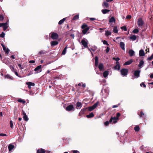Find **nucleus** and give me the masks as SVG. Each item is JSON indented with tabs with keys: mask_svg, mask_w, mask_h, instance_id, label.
Returning a JSON list of instances; mask_svg holds the SVG:
<instances>
[{
	"mask_svg": "<svg viewBox=\"0 0 153 153\" xmlns=\"http://www.w3.org/2000/svg\"><path fill=\"white\" fill-rule=\"evenodd\" d=\"M128 72V70L126 68H122L120 70V73L123 76H126Z\"/></svg>",
	"mask_w": 153,
	"mask_h": 153,
	"instance_id": "f257e3e1",
	"label": "nucleus"
},
{
	"mask_svg": "<svg viewBox=\"0 0 153 153\" xmlns=\"http://www.w3.org/2000/svg\"><path fill=\"white\" fill-rule=\"evenodd\" d=\"M66 110L68 111H74L75 110V109L73 105H70L66 108Z\"/></svg>",
	"mask_w": 153,
	"mask_h": 153,
	"instance_id": "f03ea898",
	"label": "nucleus"
},
{
	"mask_svg": "<svg viewBox=\"0 0 153 153\" xmlns=\"http://www.w3.org/2000/svg\"><path fill=\"white\" fill-rule=\"evenodd\" d=\"M138 26L139 27H141L143 26L144 24V22L141 18H139L138 19L137 22Z\"/></svg>",
	"mask_w": 153,
	"mask_h": 153,
	"instance_id": "7ed1b4c3",
	"label": "nucleus"
},
{
	"mask_svg": "<svg viewBox=\"0 0 153 153\" xmlns=\"http://www.w3.org/2000/svg\"><path fill=\"white\" fill-rule=\"evenodd\" d=\"M51 38L53 39L56 40L59 38L58 34L54 32H53L51 34Z\"/></svg>",
	"mask_w": 153,
	"mask_h": 153,
	"instance_id": "20e7f679",
	"label": "nucleus"
},
{
	"mask_svg": "<svg viewBox=\"0 0 153 153\" xmlns=\"http://www.w3.org/2000/svg\"><path fill=\"white\" fill-rule=\"evenodd\" d=\"M42 66L41 65H40L37 66L36 68L34 71H35V74L38 73L40 72H41L42 71V70H41V68Z\"/></svg>",
	"mask_w": 153,
	"mask_h": 153,
	"instance_id": "39448f33",
	"label": "nucleus"
},
{
	"mask_svg": "<svg viewBox=\"0 0 153 153\" xmlns=\"http://www.w3.org/2000/svg\"><path fill=\"white\" fill-rule=\"evenodd\" d=\"M118 119L116 117H111L109 120V123H111L112 121L114 123H115L117 122V120Z\"/></svg>",
	"mask_w": 153,
	"mask_h": 153,
	"instance_id": "423d86ee",
	"label": "nucleus"
},
{
	"mask_svg": "<svg viewBox=\"0 0 153 153\" xmlns=\"http://www.w3.org/2000/svg\"><path fill=\"white\" fill-rule=\"evenodd\" d=\"M81 43L85 48H88V42L85 40L82 39L81 41Z\"/></svg>",
	"mask_w": 153,
	"mask_h": 153,
	"instance_id": "0eeeda50",
	"label": "nucleus"
},
{
	"mask_svg": "<svg viewBox=\"0 0 153 153\" xmlns=\"http://www.w3.org/2000/svg\"><path fill=\"white\" fill-rule=\"evenodd\" d=\"M120 65L119 64V62L118 61H117L116 62V65L114 67L115 69L117 70H119L120 69Z\"/></svg>",
	"mask_w": 153,
	"mask_h": 153,
	"instance_id": "6e6552de",
	"label": "nucleus"
},
{
	"mask_svg": "<svg viewBox=\"0 0 153 153\" xmlns=\"http://www.w3.org/2000/svg\"><path fill=\"white\" fill-rule=\"evenodd\" d=\"M8 21H7L6 22L3 23V25H2V27H3L4 31L5 30L8 28Z\"/></svg>",
	"mask_w": 153,
	"mask_h": 153,
	"instance_id": "1a4fd4ad",
	"label": "nucleus"
},
{
	"mask_svg": "<svg viewBox=\"0 0 153 153\" xmlns=\"http://www.w3.org/2000/svg\"><path fill=\"white\" fill-rule=\"evenodd\" d=\"M140 71L139 70H136L134 71V75L136 77V78L140 76Z\"/></svg>",
	"mask_w": 153,
	"mask_h": 153,
	"instance_id": "9d476101",
	"label": "nucleus"
},
{
	"mask_svg": "<svg viewBox=\"0 0 153 153\" xmlns=\"http://www.w3.org/2000/svg\"><path fill=\"white\" fill-rule=\"evenodd\" d=\"M27 85H28V87L29 89L31 88V86H34L35 85V84L34 83L31 82H28L26 83Z\"/></svg>",
	"mask_w": 153,
	"mask_h": 153,
	"instance_id": "9b49d317",
	"label": "nucleus"
},
{
	"mask_svg": "<svg viewBox=\"0 0 153 153\" xmlns=\"http://www.w3.org/2000/svg\"><path fill=\"white\" fill-rule=\"evenodd\" d=\"M82 104L81 102H78L76 104V108L77 109H80L82 107Z\"/></svg>",
	"mask_w": 153,
	"mask_h": 153,
	"instance_id": "f8f14e48",
	"label": "nucleus"
},
{
	"mask_svg": "<svg viewBox=\"0 0 153 153\" xmlns=\"http://www.w3.org/2000/svg\"><path fill=\"white\" fill-rule=\"evenodd\" d=\"M59 43L58 41H52L51 42V46H54L57 45Z\"/></svg>",
	"mask_w": 153,
	"mask_h": 153,
	"instance_id": "ddd939ff",
	"label": "nucleus"
},
{
	"mask_svg": "<svg viewBox=\"0 0 153 153\" xmlns=\"http://www.w3.org/2000/svg\"><path fill=\"white\" fill-rule=\"evenodd\" d=\"M120 46L121 49L124 50L125 49V45L124 43L123 42H120Z\"/></svg>",
	"mask_w": 153,
	"mask_h": 153,
	"instance_id": "4468645a",
	"label": "nucleus"
},
{
	"mask_svg": "<svg viewBox=\"0 0 153 153\" xmlns=\"http://www.w3.org/2000/svg\"><path fill=\"white\" fill-rule=\"evenodd\" d=\"M98 68L99 70L100 71H102V70H104L103 65V64L102 63H100V64L98 66Z\"/></svg>",
	"mask_w": 153,
	"mask_h": 153,
	"instance_id": "2eb2a0df",
	"label": "nucleus"
},
{
	"mask_svg": "<svg viewBox=\"0 0 153 153\" xmlns=\"http://www.w3.org/2000/svg\"><path fill=\"white\" fill-rule=\"evenodd\" d=\"M135 52L132 50H130L128 51V54L130 56H132L134 55Z\"/></svg>",
	"mask_w": 153,
	"mask_h": 153,
	"instance_id": "dca6fc26",
	"label": "nucleus"
},
{
	"mask_svg": "<svg viewBox=\"0 0 153 153\" xmlns=\"http://www.w3.org/2000/svg\"><path fill=\"white\" fill-rule=\"evenodd\" d=\"M46 151L44 149H41L37 151V153H45Z\"/></svg>",
	"mask_w": 153,
	"mask_h": 153,
	"instance_id": "f3484780",
	"label": "nucleus"
},
{
	"mask_svg": "<svg viewBox=\"0 0 153 153\" xmlns=\"http://www.w3.org/2000/svg\"><path fill=\"white\" fill-rule=\"evenodd\" d=\"M133 62L132 59L129 60L128 61L125 62L124 64V65H128L131 64Z\"/></svg>",
	"mask_w": 153,
	"mask_h": 153,
	"instance_id": "a211bd4d",
	"label": "nucleus"
},
{
	"mask_svg": "<svg viewBox=\"0 0 153 153\" xmlns=\"http://www.w3.org/2000/svg\"><path fill=\"white\" fill-rule=\"evenodd\" d=\"M90 28L88 27H86L85 29H83L82 30V33L83 34H85L89 30Z\"/></svg>",
	"mask_w": 153,
	"mask_h": 153,
	"instance_id": "6ab92c4d",
	"label": "nucleus"
},
{
	"mask_svg": "<svg viewBox=\"0 0 153 153\" xmlns=\"http://www.w3.org/2000/svg\"><path fill=\"white\" fill-rule=\"evenodd\" d=\"M4 77L5 78H7L8 79L12 80L13 79V77L11 76L10 75L7 74L6 75H5L4 76Z\"/></svg>",
	"mask_w": 153,
	"mask_h": 153,
	"instance_id": "aec40b11",
	"label": "nucleus"
},
{
	"mask_svg": "<svg viewBox=\"0 0 153 153\" xmlns=\"http://www.w3.org/2000/svg\"><path fill=\"white\" fill-rule=\"evenodd\" d=\"M109 74V71H105L103 73V76L105 78H106Z\"/></svg>",
	"mask_w": 153,
	"mask_h": 153,
	"instance_id": "412c9836",
	"label": "nucleus"
},
{
	"mask_svg": "<svg viewBox=\"0 0 153 153\" xmlns=\"http://www.w3.org/2000/svg\"><path fill=\"white\" fill-rule=\"evenodd\" d=\"M95 65L96 66H97L98 65V58L97 56H96L95 57Z\"/></svg>",
	"mask_w": 153,
	"mask_h": 153,
	"instance_id": "4be33fe9",
	"label": "nucleus"
},
{
	"mask_svg": "<svg viewBox=\"0 0 153 153\" xmlns=\"http://www.w3.org/2000/svg\"><path fill=\"white\" fill-rule=\"evenodd\" d=\"M14 147L15 146L14 145H13L12 144H9L8 147L9 151H10L12 150L14 148Z\"/></svg>",
	"mask_w": 153,
	"mask_h": 153,
	"instance_id": "5701e85b",
	"label": "nucleus"
},
{
	"mask_svg": "<svg viewBox=\"0 0 153 153\" xmlns=\"http://www.w3.org/2000/svg\"><path fill=\"white\" fill-rule=\"evenodd\" d=\"M139 55L140 56H143L145 55V53L143 50H141L139 51Z\"/></svg>",
	"mask_w": 153,
	"mask_h": 153,
	"instance_id": "b1692460",
	"label": "nucleus"
},
{
	"mask_svg": "<svg viewBox=\"0 0 153 153\" xmlns=\"http://www.w3.org/2000/svg\"><path fill=\"white\" fill-rule=\"evenodd\" d=\"M94 116V115L93 112L90 113L89 114L87 115L86 117L87 118H90L93 117Z\"/></svg>",
	"mask_w": 153,
	"mask_h": 153,
	"instance_id": "393cba45",
	"label": "nucleus"
},
{
	"mask_svg": "<svg viewBox=\"0 0 153 153\" xmlns=\"http://www.w3.org/2000/svg\"><path fill=\"white\" fill-rule=\"evenodd\" d=\"M144 64V61L143 60H141L138 65V67L140 68H141L142 67V66Z\"/></svg>",
	"mask_w": 153,
	"mask_h": 153,
	"instance_id": "a878e982",
	"label": "nucleus"
},
{
	"mask_svg": "<svg viewBox=\"0 0 153 153\" xmlns=\"http://www.w3.org/2000/svg\"><path fill=\"white\" fill-rule=\"evenodd\" d=\"M3 50L5 51L6 54H8L9 53V50L8 48H6V47H3Z\"/></svg>",
	"mask_w": 153,
	"mask_h": 153,
	"instance_id": "bb28decb",
	"label": "nucleus"
},
{
	"mask_svg": "<svg viewBox=\"0 0 153 153\" xmlns=\"http://www.w3.org/2000/svg\"><path fill=\"white\" fill-rule=\"evenodd\" d=\"M102 11L103 14H105L108 13L110 11V10L108 9H103L102 10Z\"/></svg>",
	"mask_w": 153,
	"mask_h": 153,
	"instance_id": "cd10ccee",
	"label": "nucleus"
},
{
	"mask_svg": "<svg viewBox=\"0 0 153 153\" xmlns=\"http://www.w3.org/2000/svg\"><path fill=\"white\" fill-rule=\"evenodd\" d=\"M134 129L136 132H138L140 131V128L138 126H136L134 128Z\"/></svg>",
	"mask_w": 153,
	"mask_h": 153,
	"instance_id": "c85d7f7f",
	"label": "nucleus"
},
{
	"mask_svg": "<svg viewBox=\"0 0 153 153\" xmlns=\"http://www.w3.org/2000/svg\"><path fill=\"white\" fill-rule=\"evenodd\" d=\"M111 32L109 30H107L105 31V35L107 36L111 35Z\"/></svg>",
	"mask_w": 153,
	"mask_h": 153,
	"instance_id": "c756f323",
	"label": "nucleus"
},
{
	"mask_svg": "<svg viewBox=\"0 0 153 153\" xmlns=\"http://www.w3.org/2000/svg\"><path fill=\"white\" fill-rule=\"evenodd\" d=\"M47 53V51H44L43 50H42L39 52L38 54H40V55H44V54H46Z\"/></svg>",
	"mask_w": 153,
	"mask_h": 153,
	"instance_id": "7c9ffc66",
	"label": "nucleus"
},
{
	"mask_svg": "<svg viewBox=\"0 0 153 153\" xmlns=\"http://www.w3.org/2000/svg\"><path fill=\"white\" fill-rule=\"evenodd\" d=\"M17 101L19 102L22 103L23 104L26 102V101L25 100H23L21 98L18 99Z\"/></svg>",
	"mask_w": 153,
	"mask_h": 153,
	"instance_id": "2f4dec72",
	"label": "nucleus"
},
{
	"mask_svg": "<svg viewBox=\"0 0 153 153\" xmlns=\"http://www.w3.org/2000/svg\"><path fill=\"white\" fill-rule=\"evenodd\" d=\"M136 39V36L135 35H133L130 37V39L134 41Z\"/></svg>",
	"mask_w": 153,
	"mask_h": 153,
	"instance_id": "473e14b6",
	"label": "nucleus"
},
{
	"mask_svg": "<svg viewBox=\"0 0 153 153\" xmlns=\"http://www.w3.org/2000/svg\"><path fill=\"white\" fill-rule=\"evenodd\" d=\"M87 108V110H88L89 111H91L95 109L93 106H91Z\"/></svg>",
	"mask_w": 153,
	"mask_h": 153,
	"instance_id": "72a5a7b5",
	"label": "nucleus"
},
{
	"mask_svg": "<svg viewBox=\"0 0 153 153\" xmlns=\"http://www.w3.org/2000/svg\"><path fill=\"white\" fill-rule=\"evenodd\" d=\"M113 32L115 33H117L118 30L117 29V27L116 26H115L113 30Z\"/></svg>",
	"mask_w": 153,
	"mask_h": 153,
	"instance_id": "f704fd0d",
	"label": "nucleus"
},
{
	"mask_svg": "<svg viewBox=\"0 0 153 153\" xmlns=\"http://www.w3.org/2000/svg\"><path fill=\"white\" fill-rule=\"evenodd\" d=\"M67 46H66L65 48L63 49V50L62 52V55L65 54L66 53V50H67Z\"/></svg>",
	"mask_w": 153,
	"mask_h": 153,
	"instance_id": "c9c22d12",
	"label": "nucleus"
},
{
	"mask_svg": "<svg viewBox=\"0 0 153 153\" xmlns=\"http://www.w3.org/2000/svg\"><path fill=\"white\" fill-rule=\"evenodd\" d=\"M87 110V108H83L80 111H82V112L83 113V114H84L86 112V111Z\"/></svg>",
	"mask_w": 153,
	"mask_h": 153,
	"instance_id": "e433bc0d",
	"label": "nucleus"
},
{
	"mask_svg": "<svg viewBox=\"0 0 153 153\" xmlns=\"http://www.w3.org/2000/svg\"><path fill=\"white\" fill-rule=\"evenodd\" d=\"M115 19L114 18V17H111L109 19V22H115Z\"/></svg>",
	"mask_w": 153,
	"mask_h": 153,
	"instance_id": "4c0bfd02",
	"label": "nucleus"
},
{
	"mask_svg": "<svg viewBox=\"0 0 153 153\" xmlns=\"http://www.w3.org/2000/svg\"><path fill=\"white\" fill-rule=\"evenodd\" d=\"M66 18H64L63 19H62L60 20L58 24L59 25H61L62 24L64 21L65 20Z\"/></svg>",
	"mask_w": 153,
	"mask_h": 153,
	"instance_id": "58836bf2",
	"label": "nucleus"
},
{
	"mask_svg": "<svg viewBox=\"0 0 153 153\" xmlns=\"http://www.w3.org/2000/svg\"><path fill=\"white\" fill-rule=\"evenodd\" d=\"M79 18V15H76L74 16L73 18L72 19L73 20H75Z\"/></svg>",
	"mask_w": 153,
	"mask_h": 153,
	"instance_id": "ea45409f",
	"label": "nucleus"
},
{
	"mask_svg": "<svg viewBox=\"0 0 153 153\" xmlns=\"http://www.w3.org/2000/svg\"><path fill=\"white\" fill-rule=\"evenodd\" d=\"M103 5L106 8H108L109 7V4L106 2H104L103 4Z\"/></svg>",
	"mask_w": 153,
	"mask_h": 153,
	"instance_id": "a19ab883",
	"label": "nucleus"
},
{
	"mask_svg": "<svg viewBox=\"0 0 153 153\" xmlns=\"http://www.w3.org/2000/svg\"><path fill=\"white\" fill-rule=\"evenodd\" d=\"M9 67L10 69H11V71H15L16 70L14 68V66L12 65H10L9 66Z\"/></svg>",
	"mask_w": 153,
	"mask_h": 153,
	"instance_id": "79ce46f5",
	"label": "nucleus"
},
{
	"mask_svg": "<svg viewBox=\"0 0 153 153\" xmlns=\"http://www.w3.org/2000/svg\"><path fill=\"white\" fill-rule=\"evenodd\" d=\"M24 120L25 121H27L28 120V118L27 115L24 116L23 117Z\"/></svg>",
	"mask_w": 153,
	"mask_h": 153,
	"instance_id": "37998d69",
	"label": "nucleus"
},
{
	"mask_svg": "<svg viewBox=\"0 0 153 153\" xmlns=\"http://www.w3.org/2000/svg\"><path fill=\"white\" fill-rule=\"evenodd\" d=\"M99 104V102H97L95 103L93 105V107H94V108H95Z\"/></svg>",
	"mask_w": 153,
	"mask_h": 153,
	"instance_id": "c03bdc74",
	"label": "nucleus"
},
{
	"mask_svg": "<svg viewBox=\"0 0 153 153\" xmlns=\"http://www.w3.org/2000/svg\"><path fill=\"white\" fill-rule=\"evenodd\" d=\"M87 25L85 24H83L81 26V28L82 29H85L86 27H87Z\"/></svg>",
	"mask_w": 153,
	"mask_h": 153,
	"instance_id": "a18cd8bd",
	"label": "nucleus"
},
{
	"mask_svg": "<svg viewBox=\"0 0 153 153\" xmlns=\"http://www.w3.org/2000/svg\"><path fill=\"white\" fill-rule=\"evenodd\" d=\"M139 31L138 29H135L133 31V32L134 33H137L139 32Z\"/></svg>",
	"mask_w": 153,
	"mask_h": 153,
	"instance_id": "49530a36",
	"label": "nucleus"
},
{
	"mask_svg": "<svg viewBox=\"0 0 153 153\" xmlns=\"http://www.w3.org/2000/svg\"><path fill=\"white\" fill-rule=\"evenodd\" d=\"M121 29L122 30H123L125 31L127 30L126 27L125 26H123L121 27Z\"/></svg>",
	"mask_w": 153,
	"mask_h": 153,
	"instance_id": "de8ad7c7",
	"label": "nucleus"
},
{
	"mask_svg": "<svg viewBox=\"0 0 153 153\" xmlns=\"http://www.w3.org/2000/svg\"><path fill=\"white\" fill-rule=\"evenodd\" d=\"M5 33L2 32L1 33L0 35V37L1 38H4L5 36Z\"/></svg>",
	"mask_w": 153,
	"mask_h": 153,
	"instance_id": "09e8293b",
	"label": "nucleus"
},
{
	"mask_svg": "<svg viewBox=\"0 0 153 153\" xmlns=\"http://www.w3.org/2000/svg\"><path fill=\"white\" fill-rule=\"evenodd\" d=\"M144 114L143 113V112L142 111H141L140 112V116L141 117H143V116H144Z\"/></svg>",
	"mask_w": 153,
	"mask_h": 153,
	"instance_id": "8fccbe9b",
	"label": "nucleus"
},
{
	"mask_svg": "<svg viewBox=\"0 0 153 153\" xmlns=\"http://www.w3.org/2000/svg\"><path fill=\"white\" fill-rule=\"evenodd\" d=\"M4 19V17L2 15H0V21H2Z\"/></svg>",
	"mask_w": 153,
	"mask_h": 153,
	"instance_id": "3c124183",
	"label": "nucleus"
},
{
	"mask_svg": "<svg viewBox=\"0 0 153 153\" xmlns=\"http://www.w3.org/2000/svg\"><path fill=\"white\" fill-rule=\"evenodd\" d=\"M120 114L119 113H117L116 114V117L118 120L119 117L120 116Z\"/></svg>",
	"mask_w": 153,
	"mask_h": 153,
	"instance_id": "603ef678",
	"label": "nucleus"
},
{
	"mask_svg": "<svg viewBox=\"0 0 153 153\" xmlns=\"http://www.w3.org/2000/svg\"><path fill=\"white\" fill-rule=\"evenodd\" d=\"M13 72H14L15 74L18 76L19 77H21L20 76H19V74L18 73V72L15 70L14 71H13Z\"/></svg>",
	"mask_w": 153,
	"mask_h": 153,
	"instance_id": "864d4df0",
	"label": "nucleus"
},
{
	"mask_svg": "<svg viewBox=\"0 0 153 153\" xmlns=\"http://www.w3.org/2000/svg\"><path fill=\"white\" fill-rule=\"evenodd\" d=\"M109 122L108 121H106L104 123L105 125L106 126H108L109 124Z\"/></svg>",
	"mask_w": 153,
	"mask_h": 153,
	"instance_id": "5fc2aeb1",
	"label": "nucleus"
},
{
	"mask_svg": "<svg viewBox=\"0 0 153 153\" xmlns=\"http://www.w3.org/2000/svg\"><path fill=\"white\" fill-rule=\"evenodd\" d=\"M103 43L104 44V45H109L107 43V42L105 40H104V41H103Z\"/></svg>",
	"mask_w": 153,
	"mask_h": 153,
	"instance_id": "6e6d98bb",
	"label": "nucleus"
},
{
	"mask_svg": "<svg viewBox=\"0 0 153 153\" xmlns=\"http://www.w3.org/2000/svg\"><path fill=\"white\" fill-rule=\"evenodd\" d=\"M113 59L114 60H115V61H118L120 59L119 57H117L116 58H115V57H114L113 58Z\"/></svg>",
	"mask_w": 153,
	"mask_h": 153,
	"instance_id": "4d7b16f0",
	"label": "nucleus"
},
{
	"mask_svg": "<svg viewBox=\"0 0 153 153\" xmlns=\"http://www.w3.org/2000/svg\"><path fill=\"white\" fill-rule=\"evenodd\" d=\"M140 86H141V87L143 85V87L144 88H146V86L145 84L144 83H143V82H142L140 84Z\"/></svg>",
	"mask_w": 153,
	"mask_h": 153,
	"instance_id": "13d9d810",
	"label": "nucleus"
},
{
	"mask_svg": "<svg viewBox=\"0 0 153 153\" xmlns=\"http://www.w3.org/2000/svg\"><path fill=\"white\" fill-rule=\"evenodd\" d=\"M10 126L11 128H13V122L12 120H10Z\"/></svg>",
	"mask_w": 153,
	"mask_h": 153,
	"instance_id": "bf43d9fd",
	"label": "nucleus"
},
{
	"mask_svg": "<svg viewBox=\"0 0 153 153\" xmlns=\"http://www.w3.org/2000/svg\"><path fill=\"white\" fill-rule=\"evenodd\" d=\"M120 105V103H119L117 105H114L112 106V108H115L117 107Z\"/></svg>",
	"mask_w": 153,
	"mask_h": 153,
	"instance_id": "052dcab7",
	"label": "nucleus"
},
{
	"mask_svg": "<svg viewBox=\"0 0 153 153\" xmlns=\"http://www.w3.org/2000/svg\"><path fill=\"white\" fill-rule=\"evenodd\" d=\"M110 48L108 47H107V48L106 49L105 51L106 52L108 53V52L110 51Z\"/></svg>",
	"mask_w": 153,
	"mask_h": 153,
	"instance_id": "680f3d73",
	"label": "nucleus"
},
{
	"mask_svg": "<svg viewBox=\"0 0 153 153\" xmlns=\"http://www.w3.org/2000/svg\"><path fill=\"white\" fill-rule=\"evenodd\" d=\"M35 60H30L29 61V63H35Z\"/></svg>",
	"mask_w": 153,
	"mask_h": 153,
	"instance_id": "e2e57ef3",
	"label": "nucleus"
},
{
	"mask_svg": "<svg viewBox=\"0 0 153 153\" xmlns=\"http://www.w3.org/2000/svg\"><path fill=\"white\" fill-rule=\"evenodd\" d=\"M0 136H7V135L5 134L1 133L0 134Z\"/></svg>",
	"mask_w": 153,
	"mask_h": 153,
	"instance_id": "0e129e2a",
	"label": "nucleus"
},
{
	"mask_svg": "<svg viewBox=\"0 0 153 153\" xmlns=\"http://www.w3.org/2000/svg\"><path fill=\"white\" fill-rule=\"evenodd\" d=\"M18 66L20 68V69H23L24 68L22 67V65L21 64H18Z\"/></svg>",
	"mask_w": 153,
	"mask_h": 153,
	"instance_id": "69168bd1",
	"label": "nucleus"
},
{
	"mask_svg": "<svg viewBox=\"0 0 153 153\" xmlns=\"http://www.w3.org/2000/svg\"><path fill=\"white\" fill-rule=\"evenodd\" d=\"M73 153H80L77 150L73 151Z\"/></svg>",
	"mask_w": 153,
	"mask_h": 153,
	"instance_id": "338daca9",
	"label": "nucleus"
},
{
	"mask_svg": "<svg viewBox=\"0 0 153 153\" xmlns=\"http://www.w3.org/2000/svg\"><path fill=\"white\" fill-rule=\"evenodd\" d=\"M126 19H129L131 18V16L130 15H127L126 16Z\"/></svg>",
	"mask_w": 153,
	"mask_h": 153,
	"instance_id": "774afa93",
	"label": "nucleus"
}]
</instances>
